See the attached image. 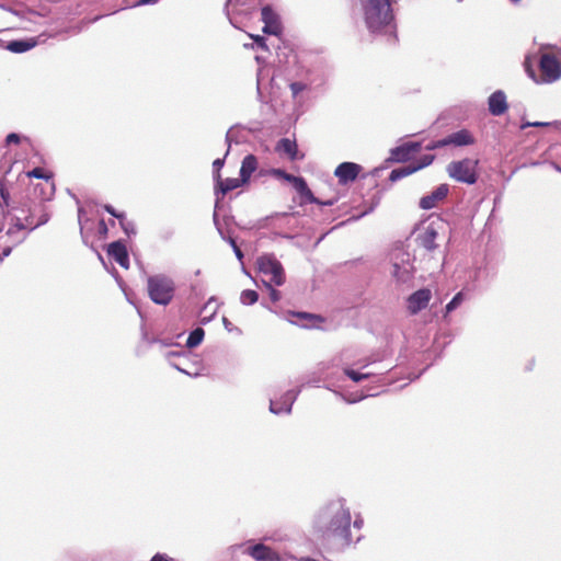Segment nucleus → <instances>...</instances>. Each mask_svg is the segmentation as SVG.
I'll use <instances>...</instances> for the list:
<instances>
[{
  "label": "nucleus",
  "instance_id": "nucleus-1",
  "mask_svg": "<svg viewBox=\"0 0 561 561\" xmlns=\"http://www.w3.org/2000/svg\"><path fill=\"white\" fill-rule=\"evenodd\" d=\"M314 527L323 538L336 542L342 548H348L363 539L362 535L353 538L352 513L343 497L332 499L320 507Z\"/></svg>",
  "mask_w": 561,
  "mask_h": 561
},
{
  "label": "nucleus",
  "instance_id": "nucleus-2",
  "mask_svg": "<svg viewBox=\"0 0 561 561\" xmlns=\"http://www.w3.org/2000/svg\"><path fill=\"white\" fill-rule=\"evenodd\" d=\"M363 20L368 32L383 37L388 43L397 42V23L392 9L393 0H358Z\"/></svg>",
  "mask_w": 561,
  "mask_h": 561
},
{
  "label": "nucleus",
  "instance_id": "nucleus-3",
  "mask_svg": "<svg viewBox=\"0 0 561 561\" xmlns=\"http://www.w3.org/2000/svg\"><path fill=\"white\" fill-rule=\"evenodd\" d=\"M176 285L174 279L163 273L147 277V293L150 300L159 306H168L175 296Z\"/></svg>",
  "mask_w": 561,
  "mask_h": 561
},
{
  "label": "nucleus",
  "instance_id": "nucleus-4",
  "mask_svg": "<svg viewBox=\"0 0 561 561\" xmlns=\"http://www.w3.org/2000/svg\"><path fill=\"white\" fill-rule=\"evenodd\" d=\"M414 260L415 257L403 249H397L392 253V276L398 283L408 284L414 278Z\"/></svg>",
  "mask_w": 561,
  "mask_h": 561
},
{
  "label": "nucleus",
  "instance_id": "nucleus-5",
  "mask_svg": "<svg viewBox=\"0 0 561 561\" xmlns=\"http://www.w3.org/2000/svg\"><path fill=\"white\" fill-rule=\"evenodd\" d=\"M477 164L478 162L471 159L453 161L447 165V173L457 182L471 185L474 184L478 180Z\"/></svg>",
  "mask_w": 561,
  "mask_h": 561
},
{
  "label": "nucleus",
  "instance_id": "nucleus-6",
  "mask_svg": "<svg viewBox=\"0 0 561 561\" xmlns=\"http://www.w3.org/2000/svg\"><path fill=\"white\" fill-rule=\"evenodd\" d=\"M256 265L260 273L271 275V283L275 286H282L285 283V272L282 263L272 253H266L257 257Z\"/></svg>",
  "mask_w": 561,
  "mask_h": 561
},
{
  "label": "nucleus",
  "instance_id": "nucleus-7",
  "mask_svg": "<svg viewBox=\"0 0 561 561\" xmlns=\"http://www.w3.org/2000/svg\"><path fill=\"white\" fill-rule=\"evenodd\" d=\"M539 69L543 83H552L561 78V64L549 54H543L539 61Z\"/></svg>",
  "mask_w": 561,
  "mask_h": 561
},
{
  "label": "nucleus",
  "instance_id": "nucleus-8",
  "mask_svg": "<svg viewBox=\"0 0 561 561\" xmlns=\"http://www.w3.org/2000/svg\"><path fill=\"white\" fill-rule=\"evenodd\" d=\"M443 227L440 220L431 221L417 236L415 241L420 247L428 252L434 251L437 248L436 240L439 236V229Z\"/></svg>",
  "mask_w": 561,
  "mask_h": 561
},
{
  "label": "nucleus",
  "instance_id": "nucleus-9",
  "mask_svg": "<svg viewBox=\"0 0 561 561\" xmlns=\"http://www.w3.org/2000/svg\"><path fill=\"white\" fill-rule=\"evenodd\" d=\"M24 219L25 217H16L15 222H11L10 227L5 232V241L3 245L10 247L11 250H13V248L19 245L26 239L28 227L24 225Z\"/></svg>",
  "mask_w": 561,
  "mask_h": 561
},
{
  "label": "nucleus",
  "instance_id": "nucleus-10",
  "mask_svg": "<svg viewBox=\"0 0 561 561\" xmlns=\"http://www.w3.org/2000/svg\"><path fill=\"white\" fill-rule=\"evenodd\" d=\"M261 20L264 23L263 33L275 36L282 33L280 18L272 5L266 4L261 9Z\"/></svg>",
  "mask_w": 561,
  "mask_h": 561
},
{
  "label": "nucleus",
  "instance_id": "nucleus-11",
  "mask_svg": "<svg viewBox=\"0 0 561 561\" xmlns=\"http://www.w3.org/2000/svg\"><path fill=\"white\" fill-rule=\"evenodd\" d=\"M300 393V389H291L284 393L278 400H271L270 411L273 414H289L296 399Z\"/></svg>",
  "mask_w": 561,
  "mask_h": 561
},
{
  "label": "nucleus",
  "instance_id": "nucleus-12",
  "mask_svg": "<svg viewBox=\"0 0 561 561\" xmlns=\"http://www.w3.org/2000/svg\"><path fill=\"white\" fill-rule=\"evenodd\" d=\"M432 291L428 288H421L411 294L407 299V308L411 314H416L428 306Z\"/></svg>",
  "mask_w": 561,
  "mask_h": 561
},
{
  "label": "nucleus",
  "instance_id": "nucleus-13",
  "mask_svg": "<svg viewBox=\"0 0 561 561\" xmlns=\"http://www.w3.org/2000/svg\"><path fill=\"white\" fill-rule=\"evenodd\" d=\"M28 213V215L24 216V225L28 227V231H33L34 229L45 225L50 218V215L45 209L43 203L34 204V208H30Z\"/></svg>",
  "mask_w": 561,
  "mask_h": 561
},
{
  "label": "nucleus",
  "instance_id": "nucleus-14",
  "mask_svg": "<svg viewBox=\"0 0 561 561\" xmlns=\"http://www.w3.org/2000/svg\"><path fill=\"white\" fill-rule=\"evenodd\" d=\"M422 148L419 141H409L400 146H397L390 150L389 160L392 162H405L415 152H419Z\"/></svg>",
  "mask_w": 561,
  "mask_h": 561
},
{
  "label": "nucleus",
  "instance_id": "nucleus-15",
  "mask_svg": "<svg viewBox=\"0 0 561 561\" xmlns=\"http://www.w3.org/2000/svg\"><path fill=\"white\" fill-rule=\"evenodd\" d=\"M362 167L355 162H342L336 167L334 175L340 184L346 185L355 181Z\"/></svg>",
  "mask_w": 561,
  "mask_h": 561
},
{
  "label": "nucleus",
  "instance_id": "nucleus-16",
  "mask_svg": "<svg viewBox=\"0 0 561 561\" xmlns=\"http://www.w3.org/2000/svg\"><path fill=\"white\" fill-rule=\"evenodd\" d=\"M449 193L448 184L438 185L433 192L424 195L419 203L421 209L430 210L437 206L439 202L445 199Z\"/></svg>",
  "mask_w": 561,
  "mask_h": 561
},
{
  "label": "nucleus",
  "instance_id": "nucleus-17",
  "mask_svg": "<svg viewBox=\"0 0 561 561\" xmlns=\"http://www.w3.org/2000/svg\"><path fill=\"white\" fill-rule=\"evenodd\" d=\"M244 553L252 557L255 561H278L279 557L277 552L273 551L270 547L264 543H254L249 546Z\"/></svg>",
  "mask_w": 561,
  "mask_h": 561
},
{
  "label": "nucleus",
  "instance_id": "nucleus-18",
  "mask_svg": "<svg viewBox=\"0 0 561 561\" xmlns=\"http://www.w3.org/2000/svg\"><path fill=\"white\" fill-rule=\"evenodd\" d=\"M107 254L123 268L129 267V255L122 240L114 241L107 247Z\"/></svg>",
  "mask_w": 561,
  "mask_h": 561
},
{
  "label": "nucleus",
  "instance_id": "nucleus-19",
  "mask_svg": "<svg viewBox=\"0 0 561 561\" xmlns=\"http://www.w3.org/2000/svg\"><path fill=\"white\" fill-rule=\"evenodd\" d=\"M488 107L493 116L503 115L508 108L505 92L503 90L494 91L488 99Z\"/></svg>",
  "mask_w": 561,
  "mask_h": 561
},
{
  "label": "nucleus",
  "instance_id": "nucleus-20",
  "mask_svg": "<svg viewBox=\"0 0 561 561\" xmlns=\"http://www.w3.org/2000/svg\"><path fill=\"white\" fill-rule=\"evenodd\" d=\"M474 142V138L471 133L467 129H460L458 131L451 133L447 137L443 138V145H454L457 147L469 146Z\"/></svg>",
  "mask_w": 561,
  "mask_h": 561
},
{
  "label": "nucleus",
  "instance_id": "nucleus-21",
  "mask_svg": "<svg viewBox=\"0 0 561 561\" xmlns=\"http://www.w3.org/2000/svg\"><path fill=\"white\" fill-rule=\"evenodd\" d=\"M38 44L35 37L13 39L7 43L5 49L14 54H23Z\"/></svg>",
  "mask_w": 561,
  "mask_h": 561
},
{
  "label": "nucleus",
  "instance_id": "nucleus-22",
  "mask_svg": "<svg viewBox=\"0 0 561 561\" xmlns=\"http://www.w3.org/2000/svg\"><path fill=\"white\" fill-rule=\"evenodd\" d=\"M276 150L288 156L291 161L300 160L304 156L298 154V147L295 140L282 138L276 145Z\"/></svg>",
  "mask_w": 561,
  "mask_h": 561
},
{
  "label": "nucleus",
  "instance_id": "nucleus-23",
  "mask_svg": "<svg viewBox=\"0 0 561 561\" xmlns=\"http://www.w3.org/2000/svg\"><path fill=\"white\" fill-rule=\"evenodd\" d=\"M291 184L294 186V188L296 190V192L302 197L305 198L306 201H308L309 203H319V199L313 195V193L311 192V190L309 188L306 180L301 176H294L291 178Z\"/></svg>",
  "mask_w": 561,
  "mask_h": 561
},
{
  "label": "nucleus",
  "instance_id": "nucleus-24",
  "mask_svg": "<svg viewBox=\"0 0 561 561\" xmlns=\"http://www.w3.org/2000/svg\"><path fill=\"white\" fill-rule=\"evenodd\" d=\"M257 168V159L254 154H247L242 162L240 168V178L241 182L247 183L249 182L252 173Z\"/></svg>",
  "mask_w": 561,
  "mask_h": 561
},
{
  "label": "nucleus",
  "instance_id": "nucleus-25",
  "mask_svg": "<svg viewBox=\"0 0 561 561\" xmlns=\"http://www.w3.org/2000/svg\"><path fill=\"white\" fill-rule=\"evenodd\" d=\"M213 219H214V224H215V226H216V228H217V231H218V233L220 234L221 239H222V240H225V241H227V242L230 244V247H231V248H232V250H233V253H234L236 257L238 259V261H239V262H241V263H242V260H243V257H244L243 252H242V251H241V249L238 247V244H237L236 240H234L232 237H230V236H226V233L224 232V230H222V228H221V226H220V224H219L218 215H217V213H216V211L214 213Z\"/></svg>",
  "mask_w": 561,
  "mask_h": 561
},
{
  "label": "nucleus",
  "instance_id": "nucleus-26",
  "mask_svg": "<svg viewBox=\"0 0 561 561\" xmlns=\"http://www.w3.org/2000/svg\"><path fill=\"white\" fill-rule=\"evenodd\" d=\"M290 314L301 320V322L293 320H290V322L295 324H300L304 328H314L317 327V322L322 321L321 317L308 312L293 311L290 312Z\"/></svg>",
  "mask_w": 561,
  "mask_h": 561
},
{
  "label": "nucleus",
  "instance_id": "nucleus-27",
  "mask_svg": "<svg viewBox=\"0 0 561 561\" xmlns=\"http://www.w3.org/2000/svg\"><path fill=\"white\" fill-rule=\"evenodd\" d=\"M34 194L39 198L37 203H43L44 201L50 199L54 194V183L47 181L44 185H36L34 188Z\"/></svg>",
  "mask_w": 561,
  "mask_h": 561
},
{
  "label": "nucleus",
  "instance_id": "nucleus-28",
  "mask_svg": "<svg viewBox=\"0 0 561 561\" xmlns=\"http://www.w3.org/2000/svg\"><path fill=\"white\" fill-rule=\"evenodd\" d=\"M344 374L354 382H359L362 380L368 379L374 376L382 375V371H366V373H359L353 368L346 367L344 368Z\"/></svg>",
  "mask_w": 561,
  "mask_h": 561
},
{
  "label": "nucleus",
  "instance_id": "nucleus-29",
  "mask_svg": "<svg viewBox=\"0 0 561 561\" xmlns=\"http://www.w3.org/2000/svg\"><path fill=\"white\" fill-rule=\"evenodd\" d=\"M217 184H218L219 192L222 195H226L227 193L238 188L239 186H241L244 183L241 182V178H239V179L227 178L224 181L217 180Z\"/></svg>",
  "mask_w": 561,
  "mask_h": 561
},
{
  "label": "nucleus",
  "instance_id": "nucleus-30",
  "mask_svg": "<svg viewBox=\"0 0 561 561\" xmlns=\"http://www.w3.org/2000/svg\"><path fill=\"white\" fill-rule=\"evenodd\" d=\"M204 336H205L204 329L201 327L195 328L188 334V337L186 340V346L188 348H194V347L198 346L203 342Z\"/></svg>",
  "mask_w": 561,
  "mask_h": 561
},
{
  "label": "nucleus",
  "instance_id": "nucleus-31",
  "mask_svg": "<svg viewBox=\"0 0 561 561\" xmlns=\"http://www.w3.org/2000/svg\"><path fill=\"white\" fill-rule=\"evenodd\" d=\"M415 172V169H413L412 165H405L401 168L393 169L389 174V180L391 182H397L412 173Z\"/></svg>",
  "mask_w": 561,
  "mask_h": 561
},
{
  "label": "nucleus",
  "instance_id": "nucleus-32",
  "mask_svg": "<svg viewBox=\"0 0 561 561\" xmlns=\"http://www.w3.org/2000/svg\"><path fill=\"white\" fill-rule=\"evenodd\" d=\"M259 300V294L253 289H244L240 295V302L244 306H252Z\"/></svg>",
  "mask_w": 561,
  "mask_h": 561
},
{
  "label": "nucleus",
  "instance_id": "nucleus-33",
  "mask_svg": "<svg viewBox=\"0 0 561 561\" xmlns=\"http://www.w3.org/2000/svg\"><path fill=\"white\" fill-rule=\"evenodd\" d=\"M34 204H37L36 201L28 199L24 202L21 207L13 208L15 213L13 214L11 221L15 222L16 217H24L25 215H28V209L34 208Z\"/></svg>",
  "mask_w": 561,
  "mask_h": 561
},
{
  "label": "nucleus",
  "instance_id": "nucleus-34",
  "mask_svg": "<svg viewBox=\"0 0 561 561\" xmlns=\"http://www.w3.org/2000/svg\"><path fill=\"white\" fill-rule=\"evenodd\" d=\"M465 299V295L462 291H459L457 293L453 298L446 305V312L449 313L451 311H454L455 309H457L461 302L463 301Z\"/></svg>",
  "mask_w": 561,
  "mask_h": 561
},
{
  "label": "nucleus",
  "instance_id": "nucleus-35",
  "mask_svg": "<svg viewBox=\"0 0 561 561\" xmlns=\"http://www.w3.org/2000/svg\"><path fill=\"white\" fill-rule=\"evenodd\" d=\"M119 225L127 236L136 234L137 231L135 224L133 221L127 220L125 216L122 219H119Z\"/></svg>",
  "mask_w": 561,
  "mask_h": 561
},
{
  "label": "nucleus",
  "instance_id": "nucleus-36",
  "mask_svg": "<svg viewBox=\"0 0 561 561\" xmlns=\"http://www.w3.org/2000/svg\"><path fill=\"white\" fill-rule=\"evenodd\" d=\"M182 353L181 352H174V351H170V352H167L165 353V358L168 359V362L170 363V365L172 367H174L176 370L183 373V374H186V375H190V373H187L186 370H184L182 367H180L179 364H176L173 358L175 357H179L181 356Z\"/></svg>",
  "mask_w": 561,
  "mask_h": 561
},
{
  "label": "nucleus",
  "instance_id": "nucleus-37",
  "mask_svg": "<svg viewBox=\"0 0 561 561\" xmlns=\"http://www.w3.org/2000/svg\"><path fill=\"white\" fill-rule=\"evenodd\" d=\"M263 285L268 290L272 302H277L280 300L282 294L279 290L273 287V283L263 280Z\"/></svg>",
  "mask_w": 561,
  "mask_h": 561
},
{
  "label": "nucleus",
  "instance_id": "nucleus-38",
  "mask_svg": "<svg viewBox=\"0 0 561 561\" xmlns=\"http://www.w3.org/2000/svg\"><path fill=\"white\" fill-rule=\"evenodd\" d=\"M232 142H236V144L239 142L238 136L236 134V126L230 127L226 134V144L228 145V149L225 153V157H227L229 154L230 147H231Z\"/></svg>",
  "mask_w": 561,
  "mask_h": 561
},
{
  "label": "nucleus",
  "instance_id": "nucleus-39",
  "mask_svg": "<svg viewBox=\"0 0 561 561\" xmlns=\"http://www.w3.org/2000/svg\"><path fill=\"white\" fill-rule=\"evenodd\" d=\"M434 161V156L433 154H423L419 162L416 164H413V169H415V172L423 169V168H426L428 167L430 164H432V162Z\"/></svg>",
  "mask_w": 561,
  "mask_h": 561
},
{
  "label": "nucleus",
  "instance_id": "nucleus-40",
  "mask_svg": "<svg viewBox=\"0 0 561 561\" xmlns=\"http://www.w3.org/2000/svg\"><path fill=\"white\" fill-rule=\"evenodd\" d=\"M308 85L301 81H295L289 84L293 98H297L302 91L307 90Z\"/></svg>",
  "mask_w": 561,
  "mask_h": 561
},
{
  "label": "nucleus",
  "instance_id": "nucleus-41",
  "mask_svg": "<svg viewBox=\"0 0 561 561\" xmlns=\"http://www.w3.org/2000/svg\"><path fill=\"white\" fill-rule=\"evenodd\" d=\"M225 158H217L216 160H214L213 162V173H214V179L215 180H220V170L221 168L224 167L225 164Z\"/></svg>",
  "mask_w": 561,
  "mask_h": 561
},
{
  "label": "nucleus",
  "instance_id": "nucleus-42",
  "mask_svg": "<svg viewBox=\"0 0 561 561\" xmlns=\"http://www.w3.org/2000/svg\"><path fill=\"white\" fill-rule=\"evenodd\" d=\"M27 176L43 179L46 180V182L50 180V176L47 175L42 168H34L33 170L28 171Z\"/></svg>",
  "mask_w": 561,
  "mask_h": 561
},
{
  "label": "nucleus",
  "instance_id": "nucleus-43",
  "mask_svg": "<svg viewBox=\"0 0 561 561\" xmlns=\"http://www.w3.org/2000/svg\"><path fill=\"white\" fill-rule=\"evenodd\" d=\"M272 173H273L275 176H277L278 179H283V180H285V181H287V182H289V183H290V182H291V180H293L291 178H294V176H295V175H293V174L287 173L286 171H284V170H282V169H273V170H272Z\"/></svg>",
  "mask_w": 561,
  "mask_h": 561
},
{
  "label": "nucleus",
  "instance_id": "nucleus-44",
  "mask_svg": "<svg viewBox=\"0 0 561 561\" xmlns=\"http://www.w3.org/2000/svg\"><path fill=\"white\" fill-rule=\"evenodd\" d=\"M0 206L3 207H9L10 206V193L4 190V188H1L0 190Z\"/></svg>",
  "mask_w": 561,
  "mask_h": 561
},
{
  "label": "nucleus",
  "instance_id": "nucleus-45",
  "mask_svg": "<svg viewBox=\"0 0 561 561\" xmlns=\"http://www.w3.org/2000/svg\"><path fill=\"white\" fill-rule=\"evenodd\" d=\"M252 38L254 41V44L257 48H261L263 50H267L266 39L264 36L261 35H252Z\"/></svg>",
  "mask_w": 561,
  "mask_h": 561
},
{
  "label": "nucleus",
  "instance_id": "nucleus-46",
  "mask_svg": "<svg viewBox=\"0 0 561 561\" xmlns=\"http://www.w3.org/2000/svg\"><path fill=\"white\" fill-rule=\"evenodd\" d=\"M222 324L228 332H236L237 334L242 333V331L238 327H234L226 317L222 318Z\"/></svg>",
  "mask_w": 561,
  "mask_h": 561
},
{
  "label": "nucleus",
  "instance_id": "nucleus-47",
  "mask_svg": "<svg viewBox=\"0 0 561 561\" xmlns=\"http://www.w3.org/2000/svg\"><path fill=\"white\" fill-rule=\"evenodd\" d=\"M84 215H85V210L83 209V207L79 206L78 207V222H79V226H80V233H81V237L82 239H84V234H83V218H84ZM85 242V240H83Z\"/></svg>",
  "mask_w": 561,
  "mask_h": 561
},
{
  "label": "nucleus",
  "instance_id": "nucleus-48",
  "mask_svg": "<svg viewBox=\"0 0 561 561\" xmlns=\"http://www.w3.org/2000/svg\"><path fill=\"white\" fill-rule=\"evenodd\" d=\"M103 208L106 213L117 218L118 220L122 219L125 215L124 213H117L116 209L110 204L104 205Z\"/></svg>",
  "mask_w": 561,
  "mask_h": 561
},
{
  "label": "nucleus",
  "instance_id": "nucleus-49",
  "mask_svg": "<svg viewBox=\"0 0 561 561\" xmlns=\"http://www.w3.org/2000/svg\"><path fill=\"white\" fill-rule=\"evenodd\" d=\"M364 527V518L360 514H356L355 518L352 519V528L360 530Z\"/></svg>",
  "mask_w": 561,
  "mask_h": 561
},
{
  "label": "nucleus",
  "instance_id": "nucleus-50",
  "mask_svg": "<svg viewBox=\"0 0 561 561\" xmlns=\"http://www.w3.org/2000/svg\"><path fill=\"white\" fill-rule=\"evenodd\" d=\"M98 230H99V234H100L101 238H105L107 236L108 228H107V225L104 221V219H101L99 221Z\"/></svg>",
  "mask_w": 561,
  "mask_h": 561
},
{
  "label": "nucleus",
  "instance_id": "nucleus-51",
  "mask_svg": "<svg viewBox=\"0 0 561 561\" xmlns=\"http://www.w3.org/2000/svg\"><path fill=\"white\" fill-rule=\"evenodd\" d=\"M21 140V137L19 134L16 133H10L7 138H5V141L7 144H19Z\"/></svg>",
  "mask_w": 561,
  "mask_h": 561
},
{
  "label": "nucleus",
  "instance_id": "nucleus-52",
  "mask_svg": "<svg viewBox=\"0 0 561 561\" xmlns=\"http://www.w3.org/2000/svg\"><path fill=\"white\" fill-rule=\"evenodd\" d=\"M11 252H12V250L10 247L0 244V262H2L5 257H8L11 254Z\"/></svg>",
  "mask_w": 561,
  "mask_h": 561
},
{
  "label": "nucleus",
  "instance_id": "nucleus-53",
  "mask_svg": "<svg viewBox=\"0 0 561 561\" xmlns=\"http://www.w3.org/2000/svg\"><path fill=\"white\" fill-rule=\"evenodd\" d=\"M442 141H443V139H439V140H436V141H432L425 148L427 150H435V149H438V148L446 147L447 145H443Z\"/></svg>",
  "mask_w": 561,
  "mask_h": 561
},
{
  "label": "nucleus",
  "instance_id": "nucleus-54",
  "mask_svg": "<svg viewBox=\"0 0 561 561\" xmlns=\"http://www.w3.org/2000/svg\"><path fill=\"white\" fill-rule=\"evenodd\" d=\"M561 124L560 122H553V123H550V122H533V127H548V126H551V125H559Z\"/></svg>",
  "mask_w": 561,
  "mask_h": 561
},
{
  "label": "nucleus",
  "instance_id": "nucleus-55",
  "mask_svg": "<svg viewBox=\"0 0 561 561\" xmlns=\"http://www.w3.org/2000/svg\"><path fill=\"white\" fill-rule=\"evenodd\" d=\"M150 561H170V559L162 553H156Z\"/></svg>",
  "mask_w": 561,
  "mask_h": 561
},
{
  "label": "nucleus",
  "instance_id": "nucleus-56",
  "mask_svg": "<svg viewBox=\"0 0 561 561\" xmlns=\"http://www.w3.org/2000/svg\"><path fill=\"white\" fill-rule=\"evenodd\" d=\"M364 398H366V396H360V397H357V398H346L345 396H343V399L347 402V403H356L360 400H363Z\"/></svg>",
  "mask_w": 561,
  "mask_h": 561
},
{
  "label": "nucleus",
  "instance_id": "nucleus-57",
  "mask_svg": "<svg viewBox=\"0 0 561 561\" xmlns=\"http://www.w3.org/2000/svg\"><path fill=\"white\" fill-rule=\"evenodd\" d=\"M159 0H139L138 1V5H148V4H154L157 3Z\"/></svg>",
  "mask_w": 561,
  "mask_h": 561
},
{
  "label": "nucleus",
  "instance_id": "nucleus-58",
  "mask_svg": "<svg viewBox=\"0 0 561 561\" xmlns=\"http://www.w3.org/2000/svg\"><path fill=\"white\" fill-rule=\"evenodd\" d=\"M549 164L551 165V168H553L557 172H560L561 173V165L558 164L557 162H553V161H550Z\"/></svg>",
  "mask_w": 561,
  "mask_h": 561
},
{
  "label": "nucleus",
  "instance_id": "nucleus-59",
  "mask_svg": "<svg viewBox=\"0 0 561 561\" xmlns=\"http://www.w3.org/2000/svg\"><path fill=\"white\" fill-rule=\"evenodd\" d=\"M528 127H533V122H524L522 125H520V129L524 130Z\"/></svg>",
  "mask_w": 561,
  "mask_h": 561
},
{
  "label": "nucleus",
  "instance_id": "nucleus-60",
  "mask_svg": "<svg viewBox=\"0 0 561 561\" xmlns=\"http://www.w3.org/2000/svg\"><path fill=\"white\" fill-rule=\"evenodd\" d=\"M319 205H323V206H332L334 204V201L333 199H329L327 202H320L318 203Z\"/></svg>",
  "mask_w": 561,
  "mask_h": 561
},
{
  "label": "nucleus",
  "instance_id": "nucleus-61",
  "mask_svg": "<svg viewBox=\"0 0 561 561\" xmlns=\"http://www.w3.org/2000/svg\"><path fill=\"white\" fill-rule=\"evenodd\" d=\"M291 218H294L293 215H289V214H286V213L282 215V219H285L287 221H289Z\"/></svg>",
  "mask_w": 561,
  "mask_h": 561
},
{
  "label": "nucleus",
  "instance_id": "nucleus-62",
  "mask_svg": "<svg viewBox=\"0 0 561 561\" xmlns=\"http://www.w3.org/2000/svg\"><path fill=\"white\" fill-rule=\"evenodd\" d=\"M539 164H541L540 161H533V162L529 163L530 167H537Z\"/></svg>",
  "mask_w": 561,
  "mask_h": 561
},
{
  "label": "nucleus",
  "instance_id": "nucleus-63",
  "mask_svg": "<svg viewBox=\"0 0 561 561\" xmlns=\"http://www.w3.org/2000/svg\"><path fill=\"white\" fill-rule=\"evenodd\" d=\"M153 342H158V343H160L163 346L169 345L168 343L163 342L162 340H154Z\"/></svg>",
  "mask_w": 561,
  "mask_h": 561
},
{
  "label": "nucleus",
  "instance_id": "nucleus-64",
  "mask_svg": "<svg viewBox=\"0 0 561 561\" xmlns=\"http://www.w3.org/2000/svg\"><path fill=\"white\" fill-rule=\"evenodd\" d=\"M283 238H286V239H293V236L290 234H287V233H284V234H280Z\"/></svg>",
  "mask_w": 561,
  "mask_h": 561
}]
</instances>
